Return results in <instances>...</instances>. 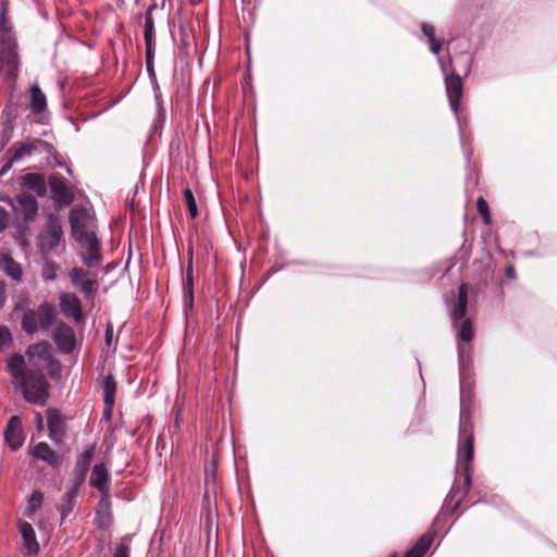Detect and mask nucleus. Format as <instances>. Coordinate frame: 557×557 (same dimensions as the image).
I'll list each match as a JSON object with an SVG mask.
<instances>
[{
    "label": "nucleus",
    "instance_id": "58836bf2",
    "mask_svg": "<svg viewBox=\"0 0 557 557\" xmlns=\"http://www.w3.org/2000/svg\"><path fill=\"white\" fill-rule=\"evenodd\" d=\"M10 215L7 209L0 206V233L9 226Z\"/></svg>",
    "mask_w": 557,
    "mask_h": 557
},
{
    "label": "nucleus",
    "instance_id": "3c124183",
    "mask_svg": "<svg viewBox=\"0 0 557 557\" xmlns=\"http://www.w3.org/2000/svg\"><path fill=\"white\" fill-rule=\"evenodd\" d=\"M154 99H156L158 107H161V103H162L161 91L154 92Z\"/></svg>",
    "mask_w": 557,
    "mask_h": 557
},
{
    "label": "nucleus",
    "instance_id": "ea45409f",
    "mask_svg": "<svg viewBox=\"0 0 557 557\" xmlns=\"http://www.w3.org/2000/svg\"><path fill=\"white\" fill-rule=\"evenodd\" d=\"M429 49L433 54H438L442 50L443 42L440 39L431 38L428 40Z\"/></svg>",
    "mask_w": 557,
    "mask_h": 557
},
{
    "label": "nucleus",
    "instance_id": "39448f33",
    "mask_svg": "<svg viewBox=\"0 0 557 557\" xmlns=\"http://www.w3.org/2000/svg\"><path fill=\"white\" fill-rule=\"evenodd\" d=\"M69 220L72 236L77 243L97 237L95 232V218L88 209L78 206L72 208Z\"/></svg>",
    "mask_w": 557,
    "mask_h": 557
},
{
    "label": "nucleus",
    "instance_id": "864d4df0",
    "mask_svg": "<svg viewBox=\"0 0 557 557\" xmlns=\"http://www.w3.org/2000/svg\"><path fill=\"white\" fill-rule=\"evenodd\" d=\"M453 298H458V296L456 297V295H455V294H453ZM456 300H457V299H454V301H453V302H455ZM451 305H454V304H451ZM451 307H453V306H449V310L451 309Z\"/></svg>",
    "mask_w": 557,
    "mask_h": 557
},
{
    "label": "nucleus",
    "instance_id": "6e6d98bb",
    "mask_svg": "<svg viewBox=\"0 0 557 557\" xmlns=\"http://www.w3.org/2000/svg\"><path fill=\"white\" fill-rule=\"evenodd\" d=\"M210 478V474L209 473H206V481H208Z\"/></svg>",
    "mask_w": 557,
    "mask_h": 557
},
{
    "label": "nucleus",
    "instance_id": "aec40b11",
    "mask_svg": "<svg viewBox=\"0 0 557 557\" xmlns=\"http://www.w3.org/2000/svg\"><path fill=\"white\" fill-rule=\"evenodd\" d=\"M23 188L34 191L38 197L42 198L47 194V185L45 177L38 173H27L20 178Z\"/></svg>",
    "mask_w": 557,
    "mask_h": 557
},
{
    "label": "nucleus",
    "instance_id": "7c9ffc66",
    "mask_svg": "<svg viewBox=\"0 0 557 557\" xmlns=\"http://www.w3.org/2000/svg\"><path fill=\"white\" fill-rule=\"evenodd\" d=\"M184 199H185V203L188 209V213H189L190 218L196 219L199 214L198 207H197L195 196L189 188H186L184 190Z\"/></svg>",
    "mask_w": 557,
    "mask_h": 557
},
{
    "label": "nucleus",
    "instance_id": "f03ea898",
    "mask_svg": "<svg viewBox=\"0 0 557 557\" xmlns=\"http://www.w3.org/2000/svg\"><path fill=\"white\" fill-rule=\"evenodd\" d=\"M468 306V285L461 284L458 289V298L450 309V318L453 327L456 330L458 339V361L460 375H463L467 359L469 358V349L461 343H470L473 339V329L470 319H466Z\"/></svg>",
    "mask_w": 557,
    "mask_h": 557
},
{
    "label": "nucleus",
    "instance_id": "c85d7f7f",
    "mask_svg": "<svg viewBox=\"0 0 557 557\" xmlns=\"http://www.w3.org/2000/svg\"><path fill=\"white\" fill-rule=\"evenodd\" d=\"M42 502H44V494L38 490L33 491L28 498L25 513L28 517H32V515L35 513L41 507Z\"/></svg>",
    "mask_w": 557,
    "mask_h": 557
},
{
    "label": "nucleus",
    "instance_id": "c9c22d12",
    "mask_svg": "<svg viewBox=\"0 0 557 557\" xmlns=\"http://www.w3.org/2000/svg\"><path fill=\"white\" fill-rule=\"evenodd\" d=\"M154 53H156V51H146L145 52L146 70H147L150 81H154V78L157 77L156 72H154V65H153Z\"/></svg>",
    "mask_w": 557,
    "mask_h": 557
},
{
    "label": "nucleus",
    "instance_id": "1a4fd4ad",
    "mask_svg": "<svg viewBox=\"0 0 557 557\" xmlns=\"http://www.w3.org/2000/svg\"><path fill=\"white\" fill-rule=\"evenodd\" d=\"M445 89L446 95L449 102V108L454 112L457 121L459 122L458 111L460 99L463 95V83L460 75L456 73H451L450 75H446L445 79Z\"/></svg>",
    "mask_w": 557,
    "mask_h": 557
},
{
    "label": "nucleus",
    "instance_id": "423d86ee",
    "mask_svg": "<svg viewBox=\"0 0 557 557\" xmlns=\"http://www.w3.org/2000/svg\"><path fill=\"white\" fill-rule=\"evenodd\" d=\"M36 153H46L52 156L55 153L54 147L40 138H27L22 143H14L7 151L12 161L20 162Z\"/></svg>",
    "mask_w": 557,
    "mask_h": 557
},
{
    "label": "nucleus",
    "instance_id": "cd10ccee",
    "mask_svg": "<svg viewBox=\"0 0 557 557\" xmlns=\"http://www.w3.org/2000/svg\"><path fill=\"white\" fill-rule=\"evenodd\" d=\"M432 542L433 537L431 534L422 535L404 557H422L429 550Z\"/></svg>",
    "mask_w": 557,
    "mask_h": 557
},
{
    "label": "nucleus",
    "instance_id": "f3484780",
    "mask_svg": "<svg viewBox=\"0 0 557 557\" xmlns=\"http://www.w3.org/2000/svg\"><path fill=\"white\" fill-rule=\"evenodd\" d=\"M194 284H195V270L194 265L186 264L182 275V288L184 311L187 313L194 308Z\"/></svg>",
    "mask_w": 557,
    "mask_h": 557
},
{
    "label": "nucleus",
    "instance_id": "4be33fe9",
    "mask_svg": "<svg viewBox=\"0 0 557 557\" xmlns=\"http://www.w3.org/2000/svg\"><path fill=\"white\" fill-rule=\"evenodd\" d=\"M30 455L35 459L42 460L53 468H58L60 465V459L57 453L46 442H39L36 444L32 448Z\"/></svg>",
    "mask_w": 557,
    "mask_h": 557
},
{
    "label": "nucleus",
    "instance_id": "f8f14e48",
    "mask_svg": "<svg viewBox=\"0 0 557 557\" xmlns=\"http://www.w3.org/2000/svg\"><path fill=\"white\" fill-rule=\"evenodd\" d=\"M95 454V445H90L87 448H85L75 460V466L73 470V476L71 480V484L81 487V485L84 483L87 473L90 468V462Z\"/></svg>",
    "mask_w": 557,
    "mask_h": 557
},
{
    "label": "nucleus",
    "instance_id": "c756f323",
    "mask_svg": "<svg viewBox=\"0 0 557 557\" xmlns=\"http://www.w3.org/2000/svg\"><path fill=\"white\" fill-rule=\"evenodd\" d=\"M77 287L84 295L85 299L91 300L95 297L96 290L98 288V282L96 280L88 278L82 282V284Z\"/></svg>",
    "mask_w": 557,
    "mask_h": 557
},
{
    "label": "nucleus",
    "instance_id": "a211bd4d",
    "mask_svg": "<svg viewBox=\"0 0 557 557\" xmlns=\"http://www.w3.org/2000/svg\"><path fill=\"white\" fill-rule=\"evenodd\" d=\"M89 484L100 494L107 495L108 490H110V472L103 462L94 465Z\"/></svg>",
    "mask_w": 557,
    "mask_h": 557
},
{
    "label": "nucleus",
    "instance_id": "4468645a",
    "mask_svg": "<svg viewBox=\"0 0 557 557\" xmlns=\"http://www.w3.org/2000/svg\"><path fill=\"white\" fill-rule=\"evenodd\" d=\"M60 310L66 318H72L75 322H82L84 314L79 298L73 293H62L59 297Z\"/></svg>",
    "mask_w": 557,
    "mask_h": 557
},
{
    "label": "nucleus",
    "instance_id": "f704fd0d",
    "mask_svg": "<svg viewBox=\"0 0 557 557\" xmlns=\"http://www.w3.org/2000/svg\"><path fill=\"white\" fill-rule=\"evenodd\" d=\"M12 344V334L8 326L0 325V351Z\"/></svg>",
    "mask_w": 557,
    "mask_h": 557
},
{
    "label": "nucleus",
    "instance_id": "e433bc0d",
    "mask_svg": "<svg viewBox=\"0 0 557 557\" xmlns=\"http://www.w3.org/2000/svg\"><path fill=\"white\" fill-rule=\"evenodd\" d=\"M113 557H131L129 545L123 539L115 547Z\"/></svg>",
    "mask_w": 557,
    "mask_h": 557
},
{
    "label": "nucleus",
    "instance_id": "4c0bfd02",
    "mask_svg": "<svg viewBox=\"0 0 557 557\" xmlns=\"http://www.w3.org/2000/svg\"><path fill=\"white\" fill-rule=\"evenodd\" d=\"M27 231H28V227L24 224H18L16 226V234L14 237L20 243L21 246H26L28 244L27 237H26Z\"/></svg>",
    "mask_w": 557,
    "mask_h": 557
},
{
    "label": "nucleus",
    "instance_id": "5fc2aeb1",
    "mask_svg": "<svg viewBox=\"0 0 557 557\" xmlns=\"http://www.w3.org/2000/svg\"><path fill=\"white\" fill-rule=\"evenodd\" d=\"M462 420H463V410H461V416H460V424L462 425Z\"/></svg>",
    "mask_w": 557,
    "mask_h": 557
},
{
    "label": "nucleus",
    "instance_id": "09e8293b",
    "mask_svg": "<svg viewBox=\"0 0 557 557\" xmlns=\"http://www.w3.org/2000/svg\"><path fill=\"white\" fill-rule=\"evenodd\" d=\"M35 420H36L38 429H41L42 428V420L44 419H42V416L39 412H37L35 414Z\"/></svg>",
    "mask_w": 557,
    "mask_h": 557
},
{
    "label": "nucleus",
    "instance_id": "9d476101",
    "mask_svg": "<svg viewBox=\"0 0 557 557\" xmlns=\"http://www.w3.org/2000/svg\"><path fill=\"white\" fill-rule=\"evenodd\" d=\"M49 188L52 200L60 207L69 206L74 200V194L66 180L59 175L49 177Z\"/></svg>",
    "mask_w": 557,
    "mask_h": 557
},
{
    "label": "nucleus",
    "instance_id": "4d7b16f0",
    "mask_svg": "<svg viewBox=\"0 0 557 557\" xmlns=\"http://www.w3.org/2000/svg\"><path fill=\"white\" fill-rule=\"evenodd\" d=\"M389 557H396V555H392V556H389Z\"/></svg>",
    "mask_w": 557,
    "mask_h": 557
},
{
    "label": "nucleus",
    "instance_id": "f257e3e1",
    "mask_svg": "<svg viewBox=\"0 0 557 557\" xmlns=\"http://www.w3.org/2000/svg\"><path fill=\"white\" fill-rule=\"evenodd\" d=\"M7 368L15 393L26 403L41 407L47 405L51 385L41 368L27 364L24 356L17 352L8 357Z\"/></svg>",
    "mask_w": 557,
    "mask_h": 557
},
{
    "label": "nucleus",
    "instance_id": "412c9836",
    "mask_svg": "<svg viewBox=\"0 0 557 557\" xmlns=\"http://www.w3.org/2000/svg\"><path fill=\"white\" fill-rule=\"evenodd\" d=\"M0 270L16 283H20L23 278L21 264L9 253L0 252Z\"/></svg>",
    "mask_w": 557,
    "mask_h": 557
},
{
    "label": "nucleus",
    "instance_id": "a18cd8bd",
    "mask_svg": "<svg viewBox=\"0 0 557 557\" xmlns=\"http://www.w3.org/2000/svg\"><path fill=\"white\" fill-rule=\"evenodd\" d=\"M5 300V283L3 281H0V310L4 307Z\"/></svg>",
    "mask_w": 557,
    "mask_h": 557
},
{
    "label": "nucleus",
    "instance_id": "393cba45",
    "mask_svg": "<svg viewBox=\"0 0 557 557\" xmlns=\"http://www.w3.org/2000/svg\"><path fill=\"white\" fill-rule=\"evenodd\" d=\"M102 393L104 411L108 416H110L115 403L116 394V382L112 374H108L104 376L102 382Z\"/></svg>",
    "mask_w": 557,
    "mask_h": 557
},
{
    "label": "nucleus",
    "instance_id": "0eeeda50",
    "mask_svg": "<svg viewBox=\"0 0 557 557\" xmlns=\"http://www.w3.org/2000/svg\"><path fill=\"white\" fill-rule=\"evenodd\" d=\"M3 200L8 202L14 211H20L25 223L36 220L39 205L33 195L22 191L15 197V199L7 197L3 198Z\"/></svg>",
    "mask_w": 557,
    "mask_h": 557
},
{
    "label": "nucleus",
    "instance_id": "2eb2a0df",
    "mask_svg": "<svg viewBox=\"0 0 557 557\" xmlns=\"http://www.w3.org/2000/svg\"><path fill=\"white\" fill-rule=\"evenodd\" d=\"M17 528L23 540V555L27 557L36 556L39 553L40 547L33 525L29 522L20 521Z\"/></svg>",
    "mask_w": 557,
    "mask_h": 557
},
{
    "label": "nucleus",
    "instance_id": "8fccbe9b",
    "mask_svg": "<svg viewBox=\"0 0 557 557\" xmlns=\"http://www.w3.org/2000/svg\"><path fill=\"white\" fill-rule=\"evenodd\" d=\"M150 83H151L153 92L160 91V87H159L157 77L154 78V81H150Z\"/></svg>",
    "mask_w": 557,
    "mask_h": 557
},
{
    "label": "nucleus",
    "instance_id": "de8ad7c7",
    "mask_svg": "<svg viewBox=\"0 0 557 557\" xmlns=\"http://www.w3.org/2000/svg\"><path fill=\"white\" fill-rule=\"evenodd\" d=\"M187 264L194 265V249L193 247H189L187 252Z\"/></svg>",
    "mask_w": 557,
    "mask_h": 557
},
{
    "label": "nucleus",
    "instance_id": "7ed1b4c3",
    "mask_svg": "<svg viewBox=\"0 0 557 557\" xmlns=\"http://www.w3.org/2000/svg\"><path fill=\"white\" fill-rule=\"evenodd\" d=\"M7 3L1 4L0 17V72L13 83L17 79L20 58L17 42L11 24L7 20Z\"/></svg>",
    "mask_w": 557,
    "mask_h": 557
},
{
    "label": "nucleus",
    "instance_id": "20e7f679",
    "mask_svg": "<svg viewBox=\"0 0 557 557\" xmlns=\"http://www.w3.org/2000/svg\"><path fill=\"white\" fill-rule=\"evenodd\" d=\"M58 317L55 306L49 301H42L36 309L26 308L23 311L21 327L27 335L37 333L40 329L48 331Z\"/></svg>",
    "mask_w": 557,
    "mask_h": 557
},
{
    "label": "nucleus",
    "instance_id": "37998d69",
    "mask_svg": "<svg viewBox=\"0 0 557 557\" xmlns=\"http://www.w3.org/2000/svg\"><path fill=\"white\" fill-rule=\"evenodd\" d=\"M14 163L16 162L12 161V158L10 157L0 169V177L4 176L10 171Z\"/></svg>",
    "mask_w": 557,
    "mask_h": 557
},
{
    "label": "nucleus",
    "instance_id": "a19ab883",
    "mask_svg": "<svg viewBox=\"0 0 557 557\" xmlns=\"http://www.w3.org/2000/svg\"><path fill=\"white\" fill-rule=\"evenodd\" d=\"M421 30H422L423 35L428 38V40H430L431 38H435V36H434L435 28L433 25H431L429 23H422Z\"/></svg>",
    "mask_w": 557,
    "mask_h": 557
},
{
    "label": "nucleus",
    "instance_id": "6e6552de",
    "mask_svg": "<svg viewBox=\"0 0 557 557\" xmlns=\"http://www.w3.org/2000/svg\"><path fill=\"white\" fill-rule=\"evenodd\" d=\"M63 236L62 224L60 220L50 214L47 219V230L40 237V248L42 251L51 252L61 243Z\"/></svg>",
    "mask_w": 557,
    "mask_h": 557
},
{
    "label": "nucleus",
    "instance_id": "2f4dec72",
    "mask_svg": "<svg viewBox=\"0 0 557 557\" xmlns=\"http://www.w3.org/2000/svg\"><path fill=\"white\" fill-rule=\"evenodd\" d=\"M69 276H70V280H71V283L73 284V286L77 287L82 284V282H84L85 280H88V272L85 271L84 269L82 268H73L70 273H69Z\"/></svg>",
    "mask_w": 557,
    "mask_h": 557
},
{
    "label": "nucleus",
    "instance_id": "6ab92c4d",
    "mask_svg": "<svg viewBox=\"0 0 557 557\" xmlns=\"http://www.w3.org/2000/svg\"><path fill=\"white\" fill-rule=\"evenodd\" d=\"M78 245L86 250L81 255L83 263L87 268L96 267L101 260L100 245L97 237H91L88 240L78 243Z\"/></svg>",
    "mask_w": 557,
    "mask_h": 557
},
{
    "label": "nucleus",
    "instance_id": "b1692460",
    "mask_svg": "<svg viewBox=\"0 0 557 557\" xmlns=\"http://www.w3.org/2000/svg\"><path fill=\"white\" fill-rule=\"evenodd\" d=\"M154 9L156 4H151L145 13L144 40L146 51H156L154 22L152 17V11Z\"/></svg>",
    "mask_w": 557,
    "mask_h": 557
},
{
    "label": "nucleus",
    "instance_id": "49530a36",
    "mask_svg": "<svg viewBox=\"0 0 557 557\" xmlns=\"http://www.w3.org/2000/svg\"><path fill=\"white\" fill-rule=\"evenodd\" d=\"M505 275L508 277V278H516V270L512 265H508L505 270Z\"/></svg>",
    "mask_w": 557,
    "mask_h": 557
},
{
    "label": "nucleus",
    "instance_id": "72a5a7b5",
    "mask_svg": "<svg viewBox=\"0 0 557 557\" xmlns=\"http://www.w3.org/2000/svg\"><path fill=\"white\" fill-rule=\"evenodd\" d=\"M476 207H478V211H479L480 215L482 216L484 224H486V225L490 224L491 223L490 208H488L487 202L483 199V197H480L476 200Z\"/></svg>",
    "mask_w": 557,
    "mask_h": 557
},
{
    "label": "nucleus",
    "instance_id": "603ef678",
    "mask_svg": "<svg viewBox=\"0 0 557 557\" xmlns=\"http://www.w3.org/2000/svg\"><path fill=\"white\" fill-rule=\"evenodd\" d=\"M4 111H8V114H9L11 117H15V115L13 114V112H12V110H11V106L7 104V106H5Z\"/></svg>",
    "mask_w": 557,
    "mask_h": 557
},
{
    "label": "nucleus",
    "instance_id": "9b49d317",
    "mask_svg": "<svg viewBox=\"0 0 557 557\" xmlns=\"http://www.w3.org/2000/svg\"><path fill=\"white\" fill-rule=\"evenodd\" d=\"M52 339L59 351L64 355L71 354L75 349L76 337L74 330L63 322L55 326L52 333Z\"/></svg>",
    "mask_w": 557,
    "mask_h": 557
},
{
    "label": "nucleus",
    "instance_id": "ddd939ff",
    "mask_svg": "<svg viewBox=\"0 0 557 557\" xmlns=\"http://www.w3.org/2000/svg\"><path fill=\"white\" fill-rule=\"evenodd\" d=\"M474 440L470 434L466 437L465 443L461 448L458 449L459 457L462 458V471H463V482L462 487L465 493H468L471 488V462L473 459L474 448H473Z\"/></svg>",
    "mask_w": 557,
    "mask_h": 557
},
{
    "label": "nucleus",
    "instance_id": "5701e85b",
    "mask_svg": "<svg viewBox=\"0 0 557 557\" xmlns=\"http://www.w3.org/2000/svg\"><path fill=\"white\" fill-rule=\"evenodd\" d=\"M47 426L50 440L55 443L60 442L64 436V429L58 410L49 409L47 411Z\"/></svg>",
    "mask_w": 557,
    "mask_h": 557
},
{
    "label": "nucleus",
    "instance_id": "473e14b6",
    "mask_svg": "<svg viewBox=\"0 0 557 557\" xmlns=\"http://www.w3.org/2000/svg\"><path fill=\"white\" fill-rule=\"evenodd\" d=\"M57 263L54 261H46L42 265L41 277L45 281H54L57 278Z\"/></svg>",
    "mask_w": 557,
    "mask_h": 557
},
{
    "label": "nucleus",
    "instance_id": "79ce46f5",
    "mask_svg": "<svg viewBox=\"0 0 557 557\" xmlns=\"http://www.w3.org/2000/svg\"><path fill=\"white\" fill-rule=\"evenodd\" d=\"M104 341L108 347L112 345L113 342V325L111 322L107 324L106 333H104Z\"/></svg>",
    "mask_w": 557,
    "mask_h": 557
},
{
    "label": "nucleus",
    "instance_id": "c03bdc74",
    "mask_svg": "<svg viewBox=\"0 0 557 557\" xmlns=\"http://www.w3.org/2000/svg\"><path fill=\"white\" fill-rule=\"evenodd\" d=\"M110 490H108L107 495L100 494V499L98 505L102 508H109L110 507Z\"/></svg>",
    "mask_w": 557,
    "mask_h": 557
},
{
    "label": "nucleus",
    "instance_id": "dca6fc26",
    "mask_svg": "<svg viewBox=\"0 0 557 557\" xmlns=\"http://www.w3.org/2000/svg\"><path fill=\"white\" fill-rule=\"evenodd\" d=\"M3 435L12 450H17L22 447L24 443V435L20 417L12 416L9 419Z\"/></svg>",
    "mask_w": 557,
    "mask_h": 557
},
{
    "label": "nucleus",
    "instance_id": "bb28decb",
    "mask_svg": "<svg viewBox=\"0 0 557 557\" xmlns=\"http://www.w3.org/2000/svg\"><path fill=\"white\" fill-rule=\"evenodd\" d=\"M79 487H76L74 485H70L66 487V491L64 495L62 496L61 504L59 505L58 509L61 515L62 522L65 521V519L73 512L74 509V499L76 498L78 494Z\"/></svg>",
    "mask_w": 557,
    "mask_h": 557
},
{
    "label": "nucleus",
    "instance_id": "a878e982",
    "mask_svg": "<svg viewBox=\"0 0 557 557\" xmlns=\"http://www.w3.org/2000/svg\"><path fill=\"white\" fill-rule=\"evenodd\" d=\"M29 104L28 109L33 114H41L47 110V97L41 88L35 84L29 87Z\"/></svg>",
    "mask_w": 557,
    "mask_h": 557
}]
</instances>
